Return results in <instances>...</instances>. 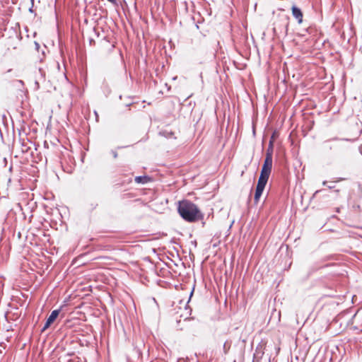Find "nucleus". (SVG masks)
<instances>
[{"mask_svg": "<svg viewBox=\"0 0 362 362\" xmlns=\"http://www.w3.org/2000/svg\"><path fill=\"white\" fill-rule=\"evenodd\" d=\"M272 168V152L268 150L258 180L267 182Z\"/></svg>", "mask_w": 362, "mask_h": 362, "instance_id": "nucleus-2", "label": "nucleus"}, {"mask_svg": "<svg viewBox=\"0 0 362 362\" xmlns=\"http://www.w3.org/2000/svg\"><path fill=\"white\" fill-rule=\"evenodd\" d=\"M151 177L147 175L136 176L134 179L135 182L138 184H146L151 181Z\"/></svg>", "mask_w": 362, "mask_h": 362, "instance_id": "nucleus-6", "label": "nucleus"}, {"mask_svg": "<svg viewBox=\"0 0 362 362\" xmlns=\"http://www.w3.org/2000/svg\"><path fill=\"white\" fill-rule=\"evenodd\" d=\"M160 134L167 139H171V138L175 139L176 138L175 136L174 132H173L172 131L163 130L160 132Z\"/></svg>", "mask_w": 362, "mask_h": 362, "instance_id": "nucleus-7", "label": "nucleus"}, {"mask_svg": "<svg viewBox=\"0 0 362 362\" xmlns=\"http://www.w3.org/2000/svg\"><path fill=\"white\" fill-rule=\"evenodd\" d=\"M30 1H31L32 4H33L34 0H30Z\"/></svg>", "mask_w": 362, "mask_h": 362, "instance_id": "nucleus-19", "label": "nucleus"}, {"mask_svg": "<svg viewBox=\"0 0 362 362\" xmlns=\"http://www.w3.org/2000/svg\"><path fill=\"white\" fill-rule=\"evenodd\" d=\"M35 86H36L37 89H38L40 88V85H39V83L37 81H35Z\"/></svg>", "mask_w": 362, "mask_h": 362, "instance_id": "nucleus-11", "label": "nucleus"}, {"mask_svg": "<svg viewBox=\"0 0 362 362\" xmlns=\"http://www.w3.org/2000/svg\"><path fill=\"white\" fill-rule=\"evenodd\" d=\"M112 155L115 158L117 157V153L116 151H112Z\"/></svg>", "mask_w": 362, "mask_h": 362, "instance_id": "nucleus-10", "label": "nucleus"}, {"mask_svg": "<svg viewBox=\"0 0 362 362\" xmlns=\"http://www.w3.org/2000/svg\"><path fill=\"white\" fill-rule=\"evenodd\" d=\"M322 185H327V181H324V182H322Z\"/></svg>", "mask_w": 362, "mask_h": 362, "instance_id": "nucleus-13", "label": "nucleus"}, {"mask_svg": "<svg viewBox=\"0 0 362 362\" xmlns=\"http://www.w3.org/2000/svg\"><path fill=\"white\" fill-rule=\"evenodd\" d=\"M281 20L284 23L283 25L285 28V31L286 32L288 30V23H289V18H288V16L284 15L281 16Z\"/></svg>", "mask_w": 362, "mask_h": 362, "instance_id": "nucleus-8", "label": "nucleus"}, {"mask_svg": "<svg viewBox=\"0 0 362 362\" xmlns=\"http://www.w3.org/2000/svg\"><path fill=\"white\" fill-rule=\"evenodd\" d=\"M35 45H36L37 47H39V45H38V43H37V42H35Z\"/></svg>", "mask_w": 362, "mask_h": 362, "instance_id": "nucleus-17", "label": "nucleus"}, {"mask_svg": "<svg viewBox=\"0 0 362 362\" xmlns=\"http://www.w3.org/2000/svg\"><path fill=\"white\" fill-rule=\"evenodd\" d=\"M39 72L40 73V74L42 75V77H45L44 72L42 69H39Z\"/></svg>", "mask_w": 362, "mask_h": 362, "instance_id": "nucleus-9", "label": "nucleus"}, {"mask_svg": "<svg viewBox=\"0 0 362 362\" xmlns=\"http://www.w3.org/2000/svg\"><path fill=\"white\" fill-rule=\"evenodd\" d=\"M71 361H71V359H70V360H69V361H68V362H71Z\"/></svg>", "mask_w": 362, "mask_h": 362, "instance_id": "nucleus-18", "label": "nucleus"}, {"mask_svg": "<svg viewBox=\"0 0 362 362\" xmlns=\"http://www.w3.org/2000/svg\"><path fill=\"white\" fill-rule=\"evenodd\" d=\"M320 192V190H317L315 193V194H316L317 193H318Z\"/></svg>", "mask_w": 362, "mask_h": 362, "instance_id": "nucleus-16", "label": "nucleus"}, {"mask_svg": "<svg viewBox=\"0 0 362 362\" xmlns=\"http://www.w3.org/2000/svg\"><path fill=\"white\" fill-rule=\"evenodd\" d=\"M328 187H329V189H332V188H334V186L329 185V186H328Z\"/></svg>", "mask_w": 362, "mask_h": 362, "instance_id": "nucleus-14", "label": "nucleus"}, {"mask_svg": "<svg viewBox=\"0 0 362 362\" xmlns=\"http://www.w3.org/2000/svg\"><path fill=\"white\" fill-rule=\"evenodd\" d=\"M266 184H267L266 182L258 180L257 185V187H256V190H255V198H254L255 202L256 204L259 202V198L262 196V192H263V191L264 189Z\"/></svg>", "mask_w": 362, "mask_h": 362, "instance_id": "nucleus-3", "label": "nucleus"}, {"mask_svg": "<svg viewBox=\"0 0 362 362\" xmlns=\"http://www.w3.org/2000/svg\"><path fill=\"white\" fill-rule=\"evenodd\" d=\"M60 313L59 310H53L51 314L49 315V317L47 318L43 328L42 331H45L47 329L50 325L56 320V318L58 317L59 314Z\"/></svg>", "mask_w": 362, "mask_h": 362, "instance_id": "nucleus-4", "label": "nucleus"}, {"mask_svg": "<svg viewBox=\"0 0 362 362\" xmlns=\"http://www.w3.org/2000/svg\"><path fill=\"white\" fill-rule=\"evenodd\" d=\"M108 1H110V3H112V4H115L116 3V0H107Z\"/></svg>", "mask_w": 362, "mask_h": 362, "instance_id": "nucleus-12", "label": "nucleus"}, {"mask_svg": "<svg viewBox=\"0 0 362 362\" xmlns=\"http://www.w3.org/2000/svg\"><path fill=\"white\" fill-rule=\"evenodd\" d=\"M291 10L293 17L298 21V23H301L303 17L301 10L296 6H293Z\"/></svg>", "mask_w": 362, "mask_h": 362, "instance_id": "nucleus-5", "label": "nucleus"}, {"mask_svg": "<svg viewBox=\"0 0 362 362\" xmlns=\"http://www.w3.org/2000/svg\"><path fill=\"white\" fill-rule=\"evenodd\" d=\"M177 210L180 216L188 222H195L202 216L197 205L189 200L179 202Z\"/></svg>", "mask_w": 362, "mask_h": 362, "instance_id": "nucleus-1", "label": "nucleus"}, {"mask_svg": "<svg viewBox=\"0 0 362 362\" xmlns=\"http://www.w3.org/2000/svg\"><path fill=\"white\" fill-rule=\"evenodd\" d=\"M325 266H326V265H325ZM324 267V265L318 266V267H317V268H322V267Z\"/></svg>", "mask_w": 362, "mask_h": 362, "instance_id": "nucleus-15", "label": "nucleus"}]
</instances>
